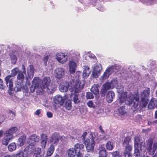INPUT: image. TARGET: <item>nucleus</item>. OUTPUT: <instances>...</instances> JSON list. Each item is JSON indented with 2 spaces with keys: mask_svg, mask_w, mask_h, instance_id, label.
I'll return each instance as SVG.
<instances>
[{
  "mask_svg": "<svg viewBox=\"0 0 157 157\" xmlns=\"http://www.w3.org/2000/svg\"><path fill=\"white\" fill-rule=\"evenodd\" d=\"M150 93V89L147 87L140 94L141 99L140 101V96L138 93L134 94H130L128 98V101L129 105L133 103L132 107L136 109L139 105L141 108H145L148 102V97Z\"/></svg>",
  "mask_w": 157,
  "mask_h": 157,
  "instance_id": "obj_1",
  "label": "nucleus"
},
{
  "mask_svg": "<svg viewBox=\"0 0 157 157\" xmlns=\"http://www.w3.org/2000/svg\"><path fill=\"white\" fill-rule=\"evenodd\" d=\"M71 87L70 90L71 91H74L75 93H78L83 89L84 84L82 83L81 81L77 80L75 82L73 80L70 81V84L65 82H61L59 86L60 91L62 92H66L68 91L69 86Z\"/></svg>",
  "mask_w": 157,
  "mask_h": 157,
  "instance_id": "obj_2",
  "label": "nucleus"
},
{
  "mask_svg": "<svg viewBox=\"0 0 157 157\" xmlns=\"http://www.w3.org/2000/svg\"><path fill=\"white\" fill-rule=\"evenodd\" d=\"M51 82L49 77H44L41 83L43 88L46 89L48 93L49 94L53 93L56 88V86L51 83Z\"/></svg>",
  "mask_w": 157,
  "mask_h": 157,
  "instance_id": "obj_3",
  "label": "nucleus"
},
{
  "mask_svg": "<svg viewBox=\"0 0 157 157\" xmlns=\"http://www.w3.org/2000/svg\"><path fill=\"white\" fill-rule=\"evenodd\" d=\"M19 69L17 67H15L11 71L10 74L6 76L5 78L6 83L8 87L9 86V90L12 91L13 90V80L12 77H14L16 76L19 72Z\"/></svg>",
  "mask_w": 157,
  "mask_h": 157,
  "instance_id": "obj_4",
  "label": "nucleus"
},
{
  "mask_svg": "<svg viewBox=\"0 0 157 157\" xmlns=\"http://www.w3.org/2000/svg\"><path fill=\"white\" fill-rule=\"evenodd\" d=\"M153 142V140L152 138H149L146 141V148L147 150L151 155L154 154L157 149V142Z\"/></svg>",
  "mask_w": 157,
  "mask_h": 157,
  "instance_id": "obj_5",
  "label": "nucleus"
},
{
  "mask_svg": "<svg viewBox=\"0 0 157 157\" xmlns=\"http://www.w3.org/2000/svg\"><path fill=\"white\" fill-rule=\"evenodd\" d=\"M86 150L88 152H93L94 151L95 142L90 141V139L87 138L84 141Z\"/></svg>",
  "mask_w": 157,
  "mask_h": 157,
  "instance_id": "obj_6",
  "label": "nucleus"
},
{
  "mask_svg": "<svg viewBox=\"0 0 157 157\" xmlns=\"http://www.w3.org/2000/svg\"><path fill=\"white\" fill-rule=\"evenodd\" d=\"M64 70L62 68H56L54 71L55 76L56 78L60 79L64 76Z\"/></svg>",
  "mask_w": 157,
  "mask_h": 157,
  "instance_id": "obj_7",
  "label": "nucleus"
},
{
  "mask_svg": "<svg viewBox=\"0 0 157 157\" xmlns=\"http://www.w3.org/2000/svg\"><path fill=\"white\" fill-rule=\"evenodd\" d=\"M40 137L36 134H33L30 136L29 138L28 143L29 145L31 146L35 145L36 143L39 141Z\"/></svg>",
  "mask_w": 157,
  "mask_h": 157,
  "instance_id": "obj_8",
  "label": "nucleus"
},
{
  "mask_svg": "<svg viewBox=\"0 0 157 157\" xmlns=\"http://www.w3.org/2000/svg\"><path fill=\"white\" fill-rule=\"evenodd\" d=\"M58 61L62 63H64L67 60V56L64 53L60 52L56 54Z\"/></svg>",
  "mask_w": 157,
  "mask_h": 157,
  "instance_id": "obj_9",
  "label": "nucleus"
},
{
  "mask_svg": "<svg viewBox=\"0 0 157 157\" xmlns=\"http://www.w3.org/2000/svg\"><path fill=\"white\" fill-rule=\"evenodd\" d=\"M60 136L59 134L56 132L53 134L51 136L50 139V142L52 143V144L56 145L59 142Z\"/></svg>",
  "mask_w": 157,
  "mask_h": 157,
  "instance_id": "obj_10",
  "label": "nucleus"
},
{
  "mask_svg": "<svg viewBox=\"0 0 157 157\" xmlns=\"http://www.w3.org/2000/svg\"><path fill=\"white\" fill-rule=\"evenodd\" d=\"M100 87L98 84H94L90 89L91 92L94 95L95 97L97 99L99 97V88Z\"/></svg>",
  "mask_w": 157,
  "mask_h": 157,
  "instance_id": "obj_11",
  "label": "nucleus"
},
{
  "mask_svg": "<svg viewBox=\"0 0 157 157\" xmlns=\"http://www.w3.org/2000/svg\"><path fill=\"white\" fill-rule=\"evenodd\" d=\"M64 101V99L63 97L60 95H56L54 98V102L55 104L56 105L59 104L62 106L63 104Z\"/></svg>",
  "mask_w": 157,
  "mask_h": 157,
  "instance_id": "obj_12",
  "label": "nucleus"
},
{
  "mask_svg": "<svg viewBox=\"0 0 157 157\" xmlns=\"http://www.w3.org/2000/svg\"><path fill=\"white\" fill-rule=\"evenodd\" d=\"M114 96V93L113 91H108L107 93L106 96V100L107 101L108 103L111 102L113 101Z\"/></svg>",
  "mask_w": 157,
  "mask_h": 157,
  "instance_id": "obj_13",
  "label": "nucleus"
},
{
  "mask_svg": "<svg viewBox=\"0 0 157 157\" xmlns=\"http://www.w3.org/2000/svg\"><path fill=\"white\" fill-rule=\"evenodd\" d=\"M34 69L33 65H30L27 69V73L29 77L32 78L34 75Z\"/></svg>",
  "mask_w": 157,
  "mask_h": 157,
  "instance_id": "obj_14",
  "label": "nucleus"
},
{
  "mask_svg": "<svg viewBox=\"0 0 157 157\" xmlns=\"http://www.w3.org/2000/svg\"><path fill=\"white\" fill-rule=\"evenodd\" d=\"M18 129L16 127H13L10 128L9 130L6 131V135L12 138H13V134L15 133L17 130Z\"/></svg>",
  "mask_w": 157,
  "mask_h": 157,
  "instance_id": "obj_15",
  "label": "nucleus"
},
{
  "mask_svg": "<svg viewBox=\"0 0 157 157\" xmlns=\"http://www.w3.org/2000/svg\"><path fill=\"white\" fill-rule=\"evenodd\" d=\"M26 139L25 135L21 136L18 139L17 141V144L19 147H22L24 144Z\"/></svg>",
  "mask_w": 157,
  "mask_h": 157,
  "instance_id": "obj_16",
  "label": "nucleus"
},
{
  "mask_svg": "<svg viewBox=\"0 0 157 157\" xmlns=\"http://www.w3.org/2000/svg\"><path fill=\"white\" fill-rule=\"evenodd\" d=\"M5 136L2 140V144L5 146H7L9 142V141L12 138L10 136L8 135H6L5 133L4 134Z\"/></svg>",
  "mask_w": 157,
  "mask_h": 157,
  "instance_id": "obj_17",
  "label": "nucleus"
},
{
  "mask_svg": "<svg viewBox=\"0 0 157 157\" xmlns=\"http://www.w3.org/2000/svg\"><path fill=\"white\" fill-rule=\"evenodd\" d=\"M98 68H100L99 66H96L95 67L94 70L93 71L92 75L93 77L94 78H98L100 73L101 69Z\"/></svg>",
  "mask_w": 157,
  "mask_h": 157,
  "instance_id": "obj_18",
  "label": "nucleus"
},
{
  "mask_svg": "<svg viewBox=\"0 0 157 157\" xmlns=\"http://www.w3.org/2000/svg\"><path fill=\"white\" fill-rule=\"evenodd\" d=\"M23 74H24V73H23L22 71H19L17 76V82H23L25 78V77Z\"/></svg>",
  "mask_w": 157,
  "mask_h": 157,
  "instance_id": "obj_19",
  "label": "nucleus"
},
{
  "mask_svg": "<svg viewBox=\"0 0 157 157\" xmlns=\"http://www.w3.org/2000/svg\"><path fill=\"white\" fill-rule=\"evenodd\" d=\"M76 64L75 62L73 61H71L69 64V71L71 74L75 72L76 71Z\"/></svg>",
  "mask_w": 157,
  "mask_h": 157,
  "instance_id": "obj_20",
  "label": "nucleus"
},
{
  "mask_svg": "<svg viewBox=\"0 0 157 157\" xmlns=\"http://www.w3.org/2000/svg\"><path fill=\"white\" fill-rule=\"evenodd\" d=\"M76 152L75 149L73 148L68 149L67 151V155L69 157H75Z\"/></svg>",
  "mask_w": 157,
  "mask_h": 157,
  "instance_id": "obj_21",
  "label": "nucleus"
},
{
  "mask_svg": "<svg viewBox=\"0 0 157 157\" xmlns=\"http://www.w3.org/2000/svg\"><path fill=\"white\" fill-rule=\"evenodd\" d=\"M127 98V94L126 92H124L122 94L121 96L119 98V99L117 101V103L121 104V103L126 100Z\"/></svg>",
  "mask_w": 157,
  "mask_h": 157,
  "instance_id": "obj_22",
  "label": "nucleus"
},
{
  "mask_svg": "<svg viewBox=\"0 0 157 157\" xmlns=\"http://www.w3.org/2000/svg\"><path fill=\"white\" fill-rule=\"evenodd\" d=\"M84 146L82 144H76L75 146V149L76 151L81 152L84 151Z\"/></svg>",
  "mask_w": 157,
  "mask_h": 157,
  "instance_id": "obj_23",
  "label": "nucleus"
},
{
  "mask_svg": "<svg viewBox=\"0 0 157 157\" xmlns=\"http://www.w3.org/2000/svg\"><path fill=\"white\" fill-rule=\"evenodd\" d=\"M33 148V147H30L29 145H28L24 149L23 151L24 152H25L27 155L25 157L27 156L29 157V155L31 153H32V150Z\"/></svg>",
  "mask_w": 157,
  "mask_h": 157,
  "instance_id": "obj_24",
  "label": "nucleus"
},
{
  "mask_svg": "<svg viewBox=\"0 0 157 157\" xmlns=\"http://www.w3.org/2000/svg\"><path fill=\"white\" fill-rule=\"evenodd\" d=\"M40 79L38 77H35L34 78L32 81L33 86L35 88H37L39 86L40 83Z\"/></svg>",
  "mask_w": 157,
  "mask_h": 157,
  "instance_id": "obj_25",
  "label": "nucleus"
},
{
  "mask_svg": "<svg viewBox=\"0 0 157 157\" xmlns=\"http://www.w3.org/2000/svg\"><path fill=\"white\" fill-rule=\"evenodd\" d=\"M23 82H19L17 83L16 84V86L14 87V90L16 92L21 91V89L23 87Z\"/></svg>",
  "mask_w": 157,
  "mask_h": 157,
  "instance_id": "obj_26",
  "label": "nucleus"
},
{
  "mask_svg": "<svg viewBox=\"0 0 157 157\" xmlns=\"http://www.w3.org/2000/svg\"><path fill=\"white\" fill-rule=\"evenodd\" d=\"M99 157H106L107 152L105 148H101L99 152Z\"/></svg>",
  "mask_w": 157,
  "mask_h": 157,
  "instance_id": "obj_27",
  "label": "nucleus"
},
{
  "mask_svg": "<svg viewBox=\"0 0 157 157\" xmlns=\"http://www.w3.org/2000/svg\"><path fill=\"white\" fill-rule=\"evenodd\" d=\"M90 68L86 66L85 67V69L83 71V76L84 78L87 77L90 73Z\"/></svg>",
  "mask_w": 157,
  "mask_h": 157,
  "instance_id": "obj_28",
  "label": "nucleus"
},
{
  "mask_svg": "<svg viewBox=\"0 0 157 157\" xmlns=\"http://www.w3.org/2000/svg\"><path fill=\"white\" fill-rule=\"evenodd\" d=\"M55 150L54 146L53 144H51L48 148L47 152V155L50 156L53 154Z\"/></svg>",
  "mask_w": 157,
  "mask_h": 157,
  "instance_id": "obj_29",
  "label": "nucleus"
},
{
  "mask_svg": "<svg viewBox=\"0 0 157 157\" xmlns=\"http://www.w3.org/2000/svg\"><path fill=\"white\" fill-rule=\"evenodd\" d=\"M105 147L107 150H112L113 148V144L111 141H108L106 143Z\"/></svg>",
  "mask_w": 157,
  "mask_h": 157,
  "instance_id": "obj_30",
  "label": "nucleus"
},
{
  "mask_svg": "<svg viewBox=\"0 0 157 157\" xmlns=\"http://www.w3.org/2000/svg\"><path fill=\"white\" fill-rule=\"evenodd\" d=\"M71 102L70 100H68L67 101L65 105V107L67 110H70L72 108Z\"/></svg>",
  "mask_w": 157,
  "mask_h": 157,
  "instance_id": "obj_31",
  "label": "nucleus"
},
{
  "mask_svg": "<svg viewBox=\"0 0 157 157\" xmlns=\"http://www.w3.org/2000/svg\"><path fill=\"white\" fill-rule=\"evenodd\" d=\"M8 150L10 151L15 150L16 148V145L14 143H12L8 147Z\"/></svg>",
  "mask_w": 157,
  "mask_h": 157,
  "instance_id": "obj_32",
  "label": "nucleus"
},
{
  "mask_svg": "<svg viewBox=\"0 0 157 157\" xmlns=\"http://www.w3.org/2000/svg\"><path fill=\"white\" fill-rule=\"evenodd\" d=\"M125 109V108L124 106H123L120 107L118 109V111L119 114L121 115H124L126 113Z\"/></svg>",
  "mask_w": 157,
  "mask_h": 157,
  "instance_id": "obj_33",
  "label": "nucleus"
},
{
  "mask_svg": "<svg viewBox=\"0 0 157 157\" xmlns=\"http://www.w3.org/2000/svg\"><path fill=\"white\" fill-rule=\"evenodd\" d=\"M132 147L131 145H128L125 146V149L124 152V154L131 153L132 151Z\"/></svg>",
  "mask_w": 157,
  "mask_h": 157,
  "instance_id": "obj_34",
  "label": "nucleus"
},
{
  "mask_svg": "<svg viewBox=\"0 0 157 157\" xmlns=\"http://www.w3.org/2000/svg\"><path fill=\"white\" fill-rule=\"evenodd\" d=\"M41 152V149L40 148H34L33 147V149L32 150V153L34 154L38 155L40 154V152Z\"/></svg>",
  "mask_w": 157,
  "mask_h": 157,
  "instance_id": "obj_35",
  "label": "nucleus"
},
{
  "mask_svg": "<svg viewBox=\"0 0 157 157\" xmlns=\"http://www.w3.org/2000/svg\"><path fill=\"white\" fill-rule=\"evenodd\" d=\"M155 106V103L154 102V100L151 99L148 105V108L149 109H151L154 108Z\"/></svg>",
  "mask_w": 157,
  "mask_h": 157,
  "instance_id": "obj_36",
  "label": "nucleus"
},
{
  "mask_svg": "<svg viewBox=\"0 0 157 157\" xmlns=\"http://www.w3.org/2000/svg\"><path fill=\"white\" fill-rule=\"evenodd\" d=\"M140 143V138L138 136H136L134 137V146H139Z\"/></svg>",
  "mask_w": 157,
  "mask_h": 157,
  "instance_id": "obj_37",
  "label": "nucleus"
},
{
  "mask_svg": "<svg viewBox=\"0 0 157 157\" xmlns=\"http://www.w3.org/2000/svg\"><path fill=\"white\" fill-rule=\"evenodd\" d=\"M139 146H134V155L135 156H140V152L139 150Z\"/></svg>",
  "mask_w": 157,
  "mask_h": 157,
  "instance_id": "obj_38",
  "label": "nucleus"
},
{
  "mask_svg": "<svg viewBox=\"0 0 157 157\" xmlns=\"http://www.w3.org/2000/svg\"><path fill=\"white\" fill-rule=\"evenodd\" d=\"M78 94H74L73 98V101L75 103L78 104L80 102V101L78 99Z\"/></svg>",
  "mask_w": 157,
  "mask_h": 157,
  "instance_id": "obj_39",
  "label": "nucleus"
},
{
  "mask_svg": "<svg viewBox=\"0 0 157 157\" xmlns=\"http://www.w3.org/2000/svg\"><path fill=\"white\" fill-rule=\"evenodd\" d=\"M131 141V138L129 136H127L126 137L124 140V144H126V145H129V143L130 141Z\"/></svg>",
  "mask_w": 157,
  "mask_h": 157,
  "instance_id": "obj_40",
  "label": "nucleus"
},
{
  "mask_svg": "<svg viewBox=\"0 0 157 157\" xmlns=\"http://www.w3.org/2000/svg\"><path fill=\"white\" fill-rule=\"evenodd\" d=\"M112 157H122L120 155V152L117 151H116L112 152Z\"/></svg>",
  "mask_w": 157,
  "mask_h": 157,
  "instance_id": "obj_41",
  "label": "nucleus"
},
{
  "mask_svg": "<svg viewBox=\"0 0 157 157\" xmlns=\"http://www.w3.org/2000/svg\"><path fill=\"white\" fill-rule=\"evenodd\" d=\"M103 87L107 90L109 89L111 87V84L109 82H106L103 85Z\"/></svg>",
  "mask_w": 157,
  "mask_h": 157,
  "instance_id": "obj_42",
  "label": "nucleus"
},
{
  "mask_svg": "<svg viewBox=\"0 0 157 157\" xmlns=\"http://www.w3.org/2000/svg\"><path fill=\"white\" fill-rule=\"evenodd\" d=\"M48 136L45 134H42L40 136V141H48Z\"/></svg>",
  "mask_w": 157,
  "mask_h": 157,
  "instance_id": "obj_43",
  "label": "nucleus"
},
{
  "mask_svg": "<svg viewBox=\"0 0 157 157\" xmlns=\"http://www.w3.org/2000/svg\"><path fill=\"white\" fill-rule=\"evenodd\" d=\"M90 137L91 139L90 141L93 142H95V133L93 132H90Z\"/></svg>",
  "mask_w": 157,
  "mask_h": 157,
  "instance_id": "obj_44",
  "label": "nucleus"
},
{
  "mask_svg": "<svg viewBox=\"0 0 157 157\" xmlns=\"http://www.w3.org/2000/svg\"><path fill=\"white\" fill-rule=\"evenodd\" d=\"M86 96L87 99H91L94 98L93 94L90 92H87Z\"/></svg>",
  "mask_w": 157,
  "mask_h": 157,
  "instance_id": "obj_45",
  "label": "nucleus"
},
{
  "mask_svg": "<svg viewBox=\"0 0 157 157\" xmlns=\"http://www.w3.org/2000/svg\"><path fill=\"white\" fill-rule=\"evenodd\" d=\"M23 151L21 150L19 151V152L16 154L14 157H24Z\"/></svg>",
  "mask_w": 157,
  "mask_h": 157,
  "instance_id": "obj_46",
  "label": "nucleus"
},
{
  "mask_svg": "<svg viewBox=\"0 0 157 157\" xmlns=\"http://www.w3.org/2000/svg\"><path fill=\"white\" fill-rule=\"evenodd\" d=\"M109 75L108 73H107L106 71L104 72L103 74L102 75L101 78V80H104L105 79L108 78Z\"/></svg>",
  "mask_w": 157,
  "mask_h": 157,
  "instance_id": "obj_47",
  "label": "nucleus"
},
{
  "mask_svg": "<svg viewBox=\"0 0 157 157\" xmlns=\"http://www.w3.org/2000/svg\"><path fill=\"white\" fill-rule=\"evenodd\" d=\"M107 90L103 87L101 91V96L102 97H104L105 95V94Z\"/></svg>",
  "mask_w": 157,
  "mask_h": 157,
  "instance_id": "obj_48",
  "label": "nucleus"
},
{
  "mask_svg": "<svg viewBox=\"0 0 157 157\" xmlns=\"http://www.w3.org/2000/svg\"><path fill=\"white\" fill-rule=\"evenodd\" d=\"M11 113L12 114V118H10V119L13 120V117H14L16 115L15 112L11 110H10L8 112V114L10 115Z\"/></svg>",
  "mask_w": 157,
  "mask_h": 157,
  "instance_id": "obj_49",
  "label": "nucleus"
},
{
  "mask_svg": "<svg viewBox=\"0 0 157 157\" xmlns=\"http://www.w3.org/2000/svg\"><path fill=\"white\" fill-rule=\"evenodd\" d=\"M88 106L90 107H94V105L92 101H90L87 103Z\"/></svg>",
  "mask_w": 157,
  "mask_h": 157,
  "instance_id": "obj_50",
  "label": "nucleus"
},
{
  "mask_svg": "<svg viewBox=\"0 0 157 157\" xmlns=\"http://www.w3.org/2000/svg\"><path fill=\"white\" fill-rule=\"evenodd\" d=\"M47 141H40L41 146L42 148H44L46 146Z\"/></svg>",
  "mask_w": 157,
  "mask_h": 157,
  "instance_id": "obj_51",
  "label": "nucleus"
},
{
  "mask_svg": "<svg viewBox=\"0 0 157 157\" xmlns=\"http://www.w3.org/2000/svg\"><path fill=\"white\" fill-rule=\"evenodd\" d=\"M48 59V55L45 56L43 59V60L44 61V63L45 66H46L47 64V62Z\"/></svg>",
  "mask_w": 157,
  "mask_h": 157,
  "instance_id": "obj_52",
  "label": "nucleus"
},
{
  "mask_svg": "<svg viewBox=\"0 0 157 157\" xmlns=\"http://www.w3.org/2000/svg\"><path fill=\"white\" fill-rule=\"evenodd\" d=\"M5 118L4 116L2 115H0V124H2L5 120Z\"/></svg>",
  "mask_w": 157,
  "mask_h": 157,
  "instance_id": "obj_53",
  "label": "nucleus"
},
{
  "mask_svg": "<svg viewBox=\"0 0 157 157\" xmlns=\"http://www.w3.org/2000/svg\"><path fill=\"white\" fill-rule=\"evenodd\" d=\"M0 89H4V86L3 85L2 80L0 78Z\"/></svg>",
  "mask_w": 157,
  "mask_h": 157,
  "instance_id": "obj_54",
  "label": "nucleus"
},
{
  "mask_svg": "<svg viewBox=\"0 0 157 157\" xmlns=\"http://www.w3.org/2000/svg\"><path fill=\"white\" fill-rule=\"evenodd\" d=\"M46 114L48 117L49 118L52 117L53 116V114L52 113L49 111L47 112Z\"/></svg>",
  "mask_w": 157,
  "mask_h": 157,
  "instance_id": "obj_55",
  "label": "nucleus"
},
{
  "mask_svg": "<svg viewBox=\"0 0 157 157\" xmlns=\"http://www.w3.org/2000/svg\"><path fill=\"white\" fill-rule=\"evenodd\" d=\"M41 109H37L35 112V114L36 115L39 116L41 113Z\"/></svg>",
  "mask_w": 157,
  "mask_h": 157,
  "instance_id": "obj_56",
  "label": "nucleus"
},
{
  "mask_svg": "<svg viewBox=\"0 0 157 157\" xmlns=\"http://www.w3.org/2000/svg\"><path fill=\"white\" fill-rule=\"evenodd\" d=\"M87 134V133L86 132H85L84 133H83L82 137V139L84 140H85L86 136Z\"/></svg>",
  "mask_w": 157,
  "mask_h": 157,
  "instance_id": "obj_57",
  "label": "nucleus"
},
{
  "mask_svg": "<svg viewBox=\"0 0 157 157\" xmlns=\"http://www.w3.org/2000/svg\"><path fill=\"white\" fill-rule=\"evenodd\" d=\"M36 88H35L33 86V85H32L30 87V91L32 93H33L35 92V89Z\"/></svg>",
  "mask_w": 157,
  "mask_h": 157,
  "instance_id": "obj_58",
  "label": "nucleus"
},
{
  "mask_svg": "<svg viewBox=\"0 0 157 157\" xmlns=\"http://www.w3.org/2000/svg\"><path fill=\"white\" fill-rule=\"evenodd\" d=\"M21 69L22 70V71L23 72V73H24V74H26L25 68L24 65H22Z\"/></svg>",
  "mask_w": 157,
  "mask_h": 157,
  "instance_id": "obj_59",
  "label": "nucleus"
},
{
  "mask_svg": "<svg viewBox=\"0 0 157 157\" xmlns=\"http://www.w3.org/2000/svg\"><path fill=\"white\" fill-rule=\"evenodd\" d=\"M99 129H100V132H101L103 134H104L105 133L104 131L102 129V126L101 125H100L99 126Z\"/></svg>",
  "mask_w": 157,
  "mask_h": 157,
  "instance_id": "obj_60",
  "label": "nucleus"
},
{
  "mask_svg": "<svg viewBox=\"0 0 157 157\" xmlns=\"http://www.w3.org/2000/svg\"><path fill=\"white\" fill-rule=\"evenodd\" d=\"M12 60L13 61V63H15L16 61V58L15 56L14 55L12 57Z\"/></svg>",
  "mask_w": 157,
  "mask_h": 157,
  "instance_id": "obj_61",
  "label": "nucleus"
},
{
  "mask_svg": "<svg viewBox=\"0 0 157 157\" xmlns=\"http://www.w3.org/2000/svg\"><path fill=\"white\" fill-rule=\"evenodd\" d=\"M125 157H132V155L131 153L124 154Z\"/></svg>",
  "mask_w": 157,
  "mask_h": 157,
  "instance_id": "obj_62",
  "label": "nucleus"
},
{
  "mask_svg": "<svg viewBox=\"0 0 157 157\" xmlns=\"http://www.w3.org/2000/svg\"><path fill=\"white\" fill-rule=\"evenodd\" d=\"M83 155L81 152H78V154L77 155L76 157H82Z\"/></svg>",
  "mask_w": 157,
  "mask_h": 157,
  "instance_id": "obj_63",
  "label": "nucleus"
},
{
  "mask_svg": "<svg viewBox=\"0 0 157 157\" xmlns=\"http://www.w3.org/2000/svg\"><path fill=\"white\" fill-rule=\"evenodd\" d=\"M155 123H155L154 121L153 122L149 121L148 122V124L149 125H153Z\"/></svg>",
  "mask_w": 157,
  "mask_h": 157,
  "instance_id": "obj_64",
  "label": "nucleus"
}]
</instances>
